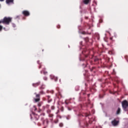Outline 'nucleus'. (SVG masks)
Wrapping results in <instances>:
<instances>
[{"instance_id": "obj_1", "label": "nucleus", "mask_w": 128, "mask_h": 128, "mask_svg": "<svg viewBox=\"0 0 128 128\" xmlns=\"http://www.w3.org/2000/svg\"><path fill=\"white\" fill-rule=\"evenodd\" d=\"M12 22V18L4 17L2 20H0V24H10Z\"/></svg>"}, {"instance_id": "obj_2", "label": "nucleus", "mask_w": 128, "mask_h": 128, "mask_svg": "<svg viewBox=\"0 0 128 128\" xmlns=\"http://www.w3.org/2000/svg\"><path fill=\"white\" fill-rule=\"evenodd\" d=\"M36 94V98H34V102H38L40 100V94H44V91H40V94H36V93H34Z\"/></svg>"}, {"instance_id": "obj_3", "label": "nucleus", "mask_w": 128, "mask_h": 128, "mask_svg": "<svg viewBox=\"0 0 128 128\" xmlns=\"http://www.w3.org/2000/svg\"><path fill=\"white\" fill-rule=\"evenodd\" d=\"M122 108L124 112H128V102L126 100H124L122 102Z\"/></svg>"}, {"instance_id": "obj_4", "label": "nucleus", "mask_w": 128, "mask_h": 128, "mask_svg": "<svg viewBox=\"0 0 128 128\" xmlns=\"http://www.w3.org/2000/svg\"><path fill=\"white\" fill-rule=\"evenodd\" d=\"M119 122H120V121L117 120L116 119H114L111 122V124L112 126H118Z\"/></svg>"}, {"instance_id": "obj_5", "label": "nucleus", "mask_w": 128, "mask_h": 128, "mask_svg": "<svg viewBox=\"0 0 128 128\" xmlns=\"http://www.w3.org/2000/svg\"><path fill=\"white\" fill-rule=\"evenodd\" d=\"M22 14H24V16H28L30 14V12H28V10L22 11Z\"/></svg>"}, {"instance_id": "obj_6", "label": "nucleus", "mask_w": 128, "mask_h": 128, "mask_svg": "<svg viewBox=\"0 0 128 128\" xmlns=\"http://www.w3.org/2000/svg\"><path fill=\"white\" fill-rule=\"evenodd\" d=\"M40 82H38L36 83H34L32 84V86L34 87V88H36V86H40Z\"/></svg>"}, {"instance_id": "obj_7", "label": "nucleus", "mask_w": 128, "mask_h": 128, "mask_svg": "<svg viewBox=\"0 0 128 128\" xmlns=\"http://www.w3.org/2000/svg\"><path fill=\"white\" fill-rule=\"evenodd\" d=\"M32 116H34L35 120H38L40 118V116L36 114H32Z\"/></svg>"}, {"instance_id": "obj_8", "label": "nucleus", "mask_w": 128, "mask_h": 128, "mask_svg": "<svg viewBox=\"0 0 128 128\" xmlns=\"http://www.w3.org/2000/svg\"><path fill=\"white\" fill-rule=\"evenodd\" d=\"M48 74V72L46 71V68H44L40 72V74Z\"/></svg>"}, {"instance_id": "obj_9", "label": "nucleus", "mask_w": 128, "mask_h": 128, "mask_svg": "<svg viewBox=\"0 0 128 128\" xmlns=\"http://www.w3.org/2000/svg\"><path fill=\"white\" fill-rule=\"evenodd\" d=\"M12 3L14 4V0H6V4H8Z\"/></svg>"}, {"instance_id": "obj_10", "label": "nucleus", "mask_w": 128, "mask_h": 128, "mask_svg": "<svg viewBox=\"0 0 128 128\" xmlns=\"http://www.w3.org/2000/svg\"><path fill=\"white\" fill-rule=\"evenodd\" d=\"M90 2V0H84L83 2L84 4H88V2Z\"/></svg>"}, {"instance_id": "obj_11", "label": "nucleus", "mask_w": 128, "mask_h": 128, "mask_svg": "<svg viewBox=\"0 0 128 128\" xmlns=\"http://www.w3.org/2000/svg\"><path fill=\"white\" fill-rule=\"evenodd\" d=\"M48 100V102H50L52 100L50 98V96H47Z\"/></svg>"}, {"instance_id": "obj_12", "label": "nucleus", "mask_w": 128, "mask_h": 128, "mask_svg": "<svg viewBox=\"0 0 128 128\" xmlns=\"http://www.w3.org/2000/svg\"><path fill=\"white\" fill-rule=\"evenodd\" d=\"M120 114V108H118L116 111V114Z\"/></svg>"}, {"instance_id": "obj_13", "label": "nucleus", "mask_w": 128, "mask_h": 128, "mask_svg": "<svg viewBox=\"0 0 128 128\" xmlns=\"http://www.w3.org/2000/svg\"><path fill=\"white\" fill-rule=\"evenodd\" d=\"M44 88H45L44 85L42 84V85L40 86V90H44Z\"/></svg>"}, {"instance_id": "obj_14", "label": "nucleus", "mask_w": 128, "mask_h": 128, "mask_svg": "<svg viewBox=\"0 0 128 128\" xmlns=\"http://www.w3.org/2000/svg\"><path fill=\"white\" fill-rule=\"evenodd\" d=\"M98 58L96 57L94 58V62H98Z\"/></svg>"}, {"instance_id": "obj_15", "label": "nucleus", "mask_w": 128, "mask_h": 128, "mask_svg": "<svg viewBox=\"0 0 128 128\" xmlns=\"http://www.w3.org/2000/svg\"><path fill=\"white\" fill-rule=\"evenodd\" d=\"M84 40L86 42H88L89 40L88 38H84Z\"/></svg>"}, {"instance_id": "obj_16", "label": "nucleus", "mask_w": 128, "mask_h": 128, "mask_svg": "<svg viewBox=\"0 0 128 128\" xmlns=\"http://www.w3.org/2000/svg\"><path fill=\"white\" fill-rule=\"evenodd\" d=\"M51 112H52V110H48L46 111L47 114H50Z\"/></svg>"}, {"instance_id": "obj_17", "label": "nucleus", "mask_w": 128, "mask_h": 128, "mask_svg": "<svg viewBox=\"0 0 128 128\" xmlns=\"http://www.w3.org/2000/svg\"><path fill=\"white\" fill-rule=\"evenodd\" d=\"M38 64H40V66L38 67V68H42V64H40V61L37 62Z\"/></svg>"}, {"instance_id": "obj_18", "label": "nucleus", "mask_w": 128, "mask_h": 128, "mask_svg": "<svg viewBox=\"0 0 128 128\" xmlns=\"http://www.w3.org/2000/svg\"><path fill=\"white\" fill-rule=\"evenodd\" d=\"M59 126L60 128H62L64 126V124L62 123H60Z\"/></svg>"}, {"instance_id": "obj_19", "label": "nucleus", "mask_w": 128, "mask_h": 128, "mask_svg": "<svg viewBox=\"0 0 128 128\" xmlns=\"http://www.w3.org/2000/svg\"><path fill=\"white\" fill-rule=\"evenodd\" d=\"M49 118H52L54 116V114H48Z\"/></svg>"}, {"instance_id": "obj_20", "label": "nucleus", "mask_w": 128, "mask_h": 128, "mask_svg": "<svg viewBox=\"0 0 128 128\" xmlns=\"http://www.w3.org/2000/svg\"><path fill=\"white\" fill-rule=\"evenodd\" d=\"M108 54H112L113 52H112V51L110 50L108 52Z\"/></svg>"}, {"instance_id": "obj_21", "label": "nucleus", "mask_w": 128, "mask_h": 128, "mask_svg": "<svg viewBox=\"0 0 128 128\" xmlns=\"http://www.w3.org/2000/svg\"><path fill=\"white\" fill-rule=\"evenodd\" d=\"M94 68H96L92 67V69H90V72H92V70H94Z\"/></svg>"}, {"instance_id": "obj_22", "label": "nucleus", "mask_w": 128, "mask_h": 128, "mask_svg": "<svg viewBox=\"0 0 128 128\" xmlns=\"http://www.w3.org/2000/svg\"><path fill=\"white\" fill-rule=\"evenodd\" d=\"M41 120L42 121V122H44V118H41Z\"/></svg>"}, {"instance_id": "obj_23", "label": "nucleus", "mask_w": 128, "mask_h": 128, "mask_svg": "<svg viewBox=\"0 0 128 128\" xmlns=\"http://www.w3.org/2000/svg\"><path fill=\"white\" fill-rule=\"evenodd\" d=\"M2 26L0 25V32H2Z\"/></svg>"}, {"instance_id": "obj_24", "label": "nucleus", "mask_w": 128, "mask_h": 128, "mask_svg": "<svg viewBox=\"0 0 128 128\" xmlns=\"http://www.w3.org/2000/svg\"><path fill=\"white\" fill-rule=\"evenodd\" d=\"M44 80H48V78L44 76Z\"/></svg>"}, {"instance_id": "obj_25", "label": "nucleus", "mask_w": 128, "mask_h": 128, "mask_svg": "<svg viewBox=\"0 0 128 128\" xmlns=\"http://www.w3.org/2000/svg\"><path fill=\"white\" fill-rule=\"evenodd\" d=\"M51 109L52 110H54V106H51Z\"/></svg>"}, {"instance_id": "obj_26", "label": "nucleus", "mask_w": 128, "mask_h": 128, "mask_svg": "<svg viewBox=\"0 0 128 128\" xmlns=\"http://www.w3.org/2000/svg\"><path fill=\"white\" fill-rule=\"evenodd\" d=\"M38 106H42V104L40 103H38Z\"/></svg>"}, {"instance_id": "obj_27", "label": "nucleus", "mask_w": 128, "mask_h": 128, "mask_svg": "<svg viewBox=\"0 0 128 128\" xmlns=\"http://www.w3.org/2000/svg\"><path fill=\"white\" fill-rule=\"evenodd\" d=\"M57 118H62V116H60V115H58Z\"/></svg>"}, {"instance_id": "obj_28", "label": "nucleus", "mask_w": 128, "mask_h": 128, "mask_svg": "<svg viewBox=\"0 0 128 128\" xmlns=\"http://www.w3.org/2000/svg\"><path fill=\"white\" fill-rule=\"evenodd\" d=\"M57 28H60V25L57 26Z\"/></svg>"}, {"instance_id": "obj_29", "label": "nucleus", "mask_w": 128, "mask_h": 128, "mask_svg": "<svg viewBox=\"0 0 128 128\" xmlns=\"http://www.w3.org/2000/svg\"><path fill=\"white\" fill-rule=\"evenodd\" d=\"M61 110H62V112H64V107H62L61 108Z\"/></svg>"}, {"instance_id": "obj_30", "label": "nucleus", "mask_w": 128, "mask_h": 128, "mask_svg": "<svg viewBox=\"0 0 128 128\" xmlns=\"http://www.w3.org/2000/svg\"><path fill=\"white\" fill-rule=\"evenodd\" d=\"M60 112V110H58L57 112H56V114H58Z\"/></svg>"}, {"instance_id": "obj_31", "label": "nucleus", "mask_w": 128, "mask_h": 128, "mask_svg": "<svg viewBox=\"0 0 128 128\" xmlns=\"http://www.w3.org/2000/svg\"><path fill=\"white\" fill-rule=\"evenodd\" d=\"M58 95L62 96V94H60V92H58Z\"/></svg>"}, {"instance_id": "obj_32", "label": "nucleus", "mask_w": 128, "mask_h": 128, "mask_svg": "<svg viewBox=\"0 0 128 128\" xmlns=\"http://www.w3.org/2000/svg\"><path fill=\"white\" fill-rule=\"evenodd\" d=\"M30 116L31 120H32V114H30Z\"/></svg>"}, {"instance_id": "obj_33", "label": "nucleus", "mask_w": 128, "mask_h": 128, "mask_svg": "<svg viewBox=\"0 0 128 128\" xmlns=\"http://www.w3.org/2000/svg\"><path fill=\"white\" fill-rule=\"evenodd\" d=\"M58 120H57V121H56V122H55V123H56H56H58Z\"/></svg>"}, {"instance_id": "obj_34", "label": "nucleus", "mask_w": 128, "mask_h": 128, "mask_svg": "<svg viewBox=\"0 0 128 128\" xmlns=\"http://www.w3.org/2000/svg\"><path fill=\"white\" fill-rule=\"evenodd\" d=\"M110 40H112V38H110Z\"/></svg>"}, {"instance_id": "obj_35", "label": "nucleus", "mask_w": 128, "mask_h": 128, "mask_svg": "<svg viewBox=\"0 0 128 128\" xmlns=\"http://www.w3.org/2000/svg\"><path fill=\"white\" fill-rule=\"evenodd\" d=\"M4 0H0V2H4Z\"/></svg>"}, {"instance_id": "obj_36", "label": "nucleus", "mask_w": 128, "mask_h": 128, "mask_svg": "<svg viewBox=\"0 0 128 128\" xmlns=\"http://www.w3.org/2000/svg\"><path fill=\"white\" fill-rule=\"evenodd\" d=\"M86 58H88V55H86Z\"/></svg>"}, {"instance_id": "obj_37", "label": "nucleus", "mask_w": 128, "mask_h": 128, "mask_svg": "<svg viewBox=\"0 0 128 128\" xmlns=\"http://www.w3.org/2000/svg\"><path fill=\"white\" fill-rule=\"evenodd\" d=\"M66 104H68V102H66Z\"/></svg>"}, {"instance_id": "obj_38", "label": "nucleus", "mask_w": 128, "mask_h": 128, "mask_svg": "<svg viewBox=\"0 0 128 128\" xmlns=\"http://www.w3.org/2000/svg\"><path fill=\"white\" fill-rule=\"evenodd\" d=\"M56 81L58 80V78H56Z\"/></svg>"}, {"instance_id": "obj_39", "label": "nucleus", "mask_w": 128, "mask_h": 128, "mask_svg": "<svg viewBox=\"0 0 128 128\" xmlns=\"http://www.w3.org/2000/svg\"><path fill=\"white\" fill-rule=\"evenodd\" d=\"M85 86H86V84H85Z\"/></svg>"}, {"instance_id": "obj_40", "label": "nucleus", "mask_w": 128, "mask_h": 128, "mask_svg": "<svg viewBox=\"0 0 128 128\" xmlns=\"http://www.w3.org/2000/svg\"><path fill=\"white\" fill-rule=\"evenodd\" d=\"M43 116H44V114H43Z\"/></svg>"}, {"instance_id": "obj_41", "label": "nucleus", "mask_w": 128, "mask_h": 128, "mask_svg": "<svg viewBox=\"0 0 128 128\" xmlns=\"http://www.w3.org/2000/svg\"><path fill=\"white\" fill-rule=\"evenodd\" d=\"M42 51L44 52V50H42Z\"/></svg>"}, {"instance_id": "obj_42", "label": "nucleus", "mask_w": 128, "mask_h": 128, "mask_svg": "<svg viewBox=\"0 0 128 128\" xmlns=\"http://www.w3.org/2000/svg\"><path fill=\"white\" fill-rule=\"evenodd\" d=\"M67 120H68V118H67Z\"/></svg>"}, {"instance_id": "obj_43", "label": "nucleus", "mask_w": 128, "mask_h": 128, "mask_svg": "<svg viewBox=\"0 0 128 128\" xmlns=\"http://www.w3.org/2000/svg\"><path fill=\"white\" fill-rule=\"evenodd\" d=\"M82 34H84V32H83Z\"/></svg>"}]
</instances>
